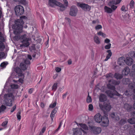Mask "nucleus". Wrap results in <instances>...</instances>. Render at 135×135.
Segmentation results:
<instances>
[{"instance_id":"680f3d73","label":"nucleus","mask_w":135,"mask_h":135,"mask_svg":"<svg viewBox=\"0 0 135 135\" xmlns=\"http://www.w3.org/2000/svg\"><path fill=\"white\" fill-rule=\"evenodd\" d=\"M110 6L111 7V8L113 10H115L117 8V7L114 5H112Z\"/></svg>"},{"instance_id":"603ef678","label":"nucleus","mask_w":135,"mask_h":135,"mask_svg":"<svg viewBox=\"0 0 135 135\" xmlns=\"http://www.w3.org/2000/svg\"><path fill=\"white\" fill-rule=\"evenodd\" d=\"M24 63L26 64H30L29 60L27 59H26L24 61Z\"/></svg>"},{"instance_id":"ea45409f","label":"nucleus","mask_w":135,"mask_h":135,"mask_svg":"<svg viewBox=\"0 0 135 135\" xmlns=\"http://www.w3.org/2000/svg\"><path fill=\"white\" fill-rule=\"evenodd\" d=\"M6 107L5 105H2L0 107V112L2 111H3L4 110L6 109Z\"/></svg>"},{"instance_id":"f8f14e48","label":"nucleus","mask_w":135,"mask_h":135,"mask_svg":"<svg viewBox=\"0 0 135 135\" xmlns=\"http://www.w3.org/2000/svg\"><path fill=\"white\" fill-rule=\"evenodd\" d=\"M91 128L94 133L98 134L100 133L101 131V129L99 127H97L95 126L91 127Z\"/></svg>"},{"instance_id":"a18cd8bd","label":"nucleus","mask_w":135,"mask_h":135,"mask_svg":"<svg viewBox=\"0 0 135 135\" xmlns=\"http://www.w3.org/2000/svg\"><path fill=\"white\" fill-rule=\"evenodd\" d=\"M56 102H54L53 104H51L50 105L49 107L51 108H54L56 106Z\"/></svg>"},{"instance_id":"0eeeda50","label":"nucleus","mask_w":135,"mask_h":135,"mask_svg":"<svg viewBox=\"0 0 135 135\" xmlns=\"http://www.w3.org/2000/svg\"><path fill=\"white\" fill-rule=\"evenodd\" d=\"M78 12L77 8L75 6H72L70 9V15L73 16H75Z\"/></svg>"},{"instance_id":"4468645a","label":"nucleus","mask_w":135,"mask_h":135,"mask_svg":"<svg viewBox=\"0 0 135 135\" xmlns=\"http://www.w3.org/2000/svg\"><path fill=\"white\" fill-rule=\"evenodd\" d=\"M118 63L119 65L123 66L126 63V60L124 57H122L119 58L118 59Z\"/></svg>"},{"instance_id":"9b49d317","label":"nucleus","mask_w":135,"mask_h":135,"mask_svg":"<svg viewBox=\"0 0 135 135\" xmlns=\"http://www.w3.org/2000/svg\"><path fill=\"white\" fill-rule=\"evenodd\" d=\"M102 118V116L99 113L96 114L94 117L95 121L98 123H100L101 122Z\"/></svg>"},{"instance_id":"09e8293b","label":"nucleus","mask_w":135,"mask_h":135,"mask_svg":"<svg viewBox=\"0 0 135 135\" xmlns=\"http://www.w3.org/2000/svg\"><path fill=\"white\" fill-rule=\"evenodd\" d=\"M86 101L88 103H90L91 102V98L89 96V94L87 99Z\"/></svg>"},{"instance_id":"9d476101","label":"nucleus","mask_w":135,"mask_h":135,"mask_svg":"<svg viewBox=\"0 0 135 135\" xmlns=\"http://www.w3.org/2000/svg\"><path fill=\"white\" fill-rule=\"evenodd\" d=\"M4 41H0V51L7 52L9 50V49L6 47L3 43Z\"/></svg>"},{"instance_id":"6e6552de","label":"nucleus","mask_w":135,"mask_h":135,"mask_svg":"<svg viewBox=\"0 0 135 135\" xmlns=\"http://www.w3.org/2000/svg\"><path fill=\"white\" fill-rule=\"evenodd\" d=\"M49 5L51 7H53L55 5L59 6L61 4V3L55 0H49Z\"/></svg>"},{"instance_id":"c9c22d12","label":"nucleus","mask_w":135,"mask_h":135,"mask_svg":"<svg viewBox=\"0 0 135 135\" xmlns=\"http://www.w3.org/2000/svg\"><path fill=\"white\" fill-rule=\"evenodd\" d=\"M57 83H55L52 86V90L54 91H55L56 90L57 87Z\"/></svg>"},{"instance_id":"338daca9","label":"nucleus","mask_w":135,"mask_h":135,"mask_svg":"<svg viewBox=\"0 0 135 135\" xmlns=\"http://www.w3.org/2000/svg\"><path fill=\"white\" fill-rule=\"evenodd\" d=\"M45 130H46L45 127H44L42 129L41 132H42V133H43L45 131Z\"/></svg>"},{"instance_id":"f03ea898","label":"nucleus","mask_w":135,"mask_h":135,"mask_svg":"<svg viewBox=\"0 0 135 135\" xmlns=\"http://www.w3.org/2000/svg\"><path fill=\"white\" fill-rule=\"evenodd\" d=\"M109 84L108 85V88L109 89H111L112 91L110 90H108L106 91V93L111 98H112L114 95H116L118 96H120L121 95L115 91V86H111L110 85V86L109 87Z\"/></svg>"},{"instance_id":"13d9d810","label":"nucleus","mask_w":135,"mask_h":135,"mask_svg":"<svg viewBox=\"0 0 135 135\" xmlns=\"http://www.w3.org/2000/svg\"><path fill=\"white\" fill-rule=\"evenodd\" d=\"M61 69L60 68L58 67H56L55 69V70L58 73L60 72Z\"/></svg>"},{"instance_id":"4d7b16f0","label":"nucleus","mask_w":135,"mask_h":135,"mask_svg":"<svg viewBox=\"0 0 135 135\" xmlns=\"http://www.w3.org/2000/svg\"><path fill=\"white\" fill-rule=\"evenodd\" d=\"M57 108H54L53 110L52 111L51 113L55 114L57 112Z\"/></svg>"},{"instance_id":"f257e3e1","label":"nucleus","mask_w":135,"mask_h":135,"mask_svg":"<svg viewBox=\"0 0 135 135\" xmlns=\"http://www.w3.org/2000/svg\"><path fill=\"white\" fill-rule=\"evenodd\" d=\"M27 18L25 16H22L20 17V18L15 21V24L12 27L13 31L15 35H18L21 33L22 31L23 28L22 25L24 22L23 19H26Z\"/></svg>"},{"instance_id":"6e6d98bb","label":"nucleus","mask_w":135,"mask_h":135,"mask_svg":"<svg viewBox=\"0 0 135 135\" xmlns=\"http://www.w3.org/2000/svg\"><path fill=\"white\" fill-rule=\"evenodd\" d=\"M16 105H15L11 109V112H13L16 109Z\"/></svg>"},{"instance_id":"a19ab883","label":"nucleus","mask_w":135,"mask_h":135,"mask_svg":"<svg viewBox=\"0 0 135 135\" xmlns=\"http://www.w3.org/2000/svg\"><path fill=\"white\" fill-rule=\"evenodd\" d=\"M11 86L12 89H17L18 88V85L17 84H12L11 85Z\"/></svg>"},{"instance_id":"7c9ffc66","label":"nucleus","mask_w":135,"mask_h":135,"mask_svg":"<svg viewBox=\"0 0 135 135\" xmlns=\"http://www.w3.org/2000/svg\"><path fill=\"white\" fill-rule=\"evenodd\" d=\"M5 40L4 34L0 32V41H5Z\"/></svg>"},{"instance_id":"cd10ccee","label":"nucleus","mask_w":135,"mask_h":135,"mask_svg":"<svg viewBox=\"0 0 135 135\" xmlns=\"http://www.w3.org/2000/svg\"><path fill=\"white\" fill-rule=\"evenodd\" d=\"M20 66L21 69L23 70H26L27 68L25 63L24 62H21L20 64Z\"/></svg>"},{"instance_id":"39448f33","label":"nucleus","mask_w":135,"mask_h":135,"mask_svg":"<svg viewBox=\"0 0 135 135\" xmlns=\"http://www.w3.org/2000/svg\"><path fill=\"white\" fill-rule=\"evenodd\" d=\"M77 5L85 11H89L90 9V7L87 4L78 3Z\"/></svg>"},{"instance_id":"c756f323","label":"nucleus","mask_w":135,"mask_h":135,"mask_svg":"<svg viewBox=\"0 0 135 135\" xmlns=\"http://www.w3.org/2000/svg\"><path fill=\"white\" fill-rule=\"evenodd\" d=\"M114 76L115 78L117 79H120L123 77L122 76L121 74L117 73L115 74Z\"/></svg>"},{"instance_id":"412c9836","label":"nucleus","mask_w":135,"mask_h":135,"mask_svg":"<svg viewBox=\"0 0 135 135\" xmlns=\"http://www.w3.org/2000/svg\"><path fill=\"white\" fill-rule=\"evenodd\" d=\"M14 71L16 73L19 74V75L21 76H22L23 75L22 73V71L21 69L18 67H16L14 69Z\"/></svg>"},{"instance_id":"774afa93","label":"nucleus","mask_w":135,"mask_h":135,"mask_svg":"<svg viewBox=\"0 0 135 135\" xmlns=\"http://www.w3.org/2000/svg\"><path fill=\"white\" fill-rule=\"evenodd\" d=\"M133 99H134L135 100L134 101V103L133 104V107L135 109V95H134V97L133 98Z\"/></svg>"},{"instance_id":"c03bdc74","label":"nucleus","mask_w":135,"mask_h":135,"mask_svg":"<svg viewBox=\"0 0 135 135\" xmlns=\"http://www.w3.org/2000/svg\"><path fill=\"white\" fill-rule=\"evenodd\" d=\"M21 114V112L20 111L18 112L17 114V118L19 120H20L21 119V116L20 115Z\"/></svg>"},{"instance_id":"37998d69","label":"nucleus","mask_w":135,"mask_h":135,"mask_svg":"<svg viewBox=\"0 0 135 135\" xmlns=\"http://www.w3.org/2000/svg\"><path fill=\"white\" fill-rule=\"evenodd\" d=\"M97 34L99 35L102 36V37H106V35L101 31H100L98 32Z\"/></svg>"},{"instance_id":"864d4df0","label":"nucleus","mask_w":135,"mask_h":135,"mask_svg":"<svg viewBox=\"0 0 135 135\" xmlns=\"http://www.w3.org/2000/svg\"><path fill=\"white\" fill-rule=\"evenodd\" d=\"M89 110L90 111H92L93 109V106L92 104H90L89 105Z\"/></svg>"},{"instance_id":"3c124183","label":"nucleus","mask_w":135,"mask_h":135,"mask_svg":"<svg viewBox=\"0 0 135 135\" xmlns=\"http://www.w3.org/2000/svg\"><path fill=\"white\" fill-rule=\"evenodd\" d=\"M102 28V26L100 25L97 26L95 27V29L97 30L101 29Z\"/></svg>"},{"instance_id":"393cba45","label":"nucleus","mask_w":135,"mask_h":135,"mask_svg":"<svg viewBox=\"0 0 135 135\" xmlns=\"http://www.w3.org/2000/svg\"><path fill=\"white\" fill-rule=\"evenodd\" d=\"M111 108V105L109 104H105L104 105V111L105 110L107 111H109Z\"/></svg>"},{"instance_id":"aec40b11","label":"nucleus","mask_w":135,"mask_h":135,"mask_svg":"<svg viewBox=\"0 0 135 135\" xmlns=\"http://www.w3.org/2000/svg\"><path fill=\"white\" fill-rule=\"evenodd\" d=\"M107 99L106 96L103 94H100V95L99 100L101 102H104Z\"/></svg>"},{"instance_id":"2eb2a0df","label":"nucleus","mask_w":135,"mask_h":135,"mask_svg":"<svg viewBox=\"0 0 135 135\" xmlns=\"http://www.w3.org/2000/svg\"><path fill=\"white\" fill-rule=\"evenodd\" d=\"M130 69L128 67H126L122 71V74L123 75H127L129 73Z\"/></svg>"},{"instance_id":"8fccbe9b","label":"nucleus","mask_w":135,"mask_h":135,"mask_svg":"<svg viewBox=\"0 0 135 135\" xmlns=\"http://www.w3.org/2000/svg\"><path fill=\"white\" fill-rule=\"evenodd\" d=\"M111 45L110 44H109L108 45L105 46V48L106 49H109L111 47Z\"/></svg>"},{"instance_id":"5fc2aeb1","label":"nucleus","mask_w":135,"mask_h":135,"mask_svg":"<svg viewBox=\"0 0 135 135\" xmlns=\"http://www.w3.org/2000/svg\"><path fill=\"white\" fill-rule=\"evenodd\" d=\"M99 106L102 110L104 111V105L103 106L102 104H100Z\"/></svg>"},{"instance_id":"20e7f679","label":"nucleus","mask_w":135,"mask_h":135,"mask_svg":"<svg viewBox=\"0 0 135 135\" xmlns=\"http://www.w3.org/2000/svg\"><path fill=\"white\" fill-rule=\"evenodd\" d=\"M16 14L17 16L22 15L24 12L23 7L20 5L17 6L15 9Z\"/></svg>"},{"instance_id":"dca6fc26","label":"nucleus","mask_w":135,"mask_h":135,"mask_svg":"<svg viewBox=\"0 0 135 135\" xmlns=\"http://www.w3.org/2000/svg\"><path fill=\"white\" fill-rule=\"evenodd\" d=\"M133 62V60L132 58L128 57L126 58V63L127 65L129 66L131 65L132 64Z\"/></svg>"},{"instance_id":"49530a36","label":"nucleus","mask_w":135,"mask_h":135,"mask_svg":"<svg viewBox=\"0 0 135 135\" xmlns=\"http://www.w3.org/2000/svg\"><path fill=\"white\" fill-rule=\"evenodd\" d=\"M128 86L129 89L132 90L134 88V85L132 83H131L129 84Z\"/></svg>"},{"instance_id":"69168bd1","label":"nucleus","mask_w":135,"mask_h":135,"mask_svg":"<svg viewBox=\"0 0 135 135\" xmlns=\"http://www.w3.org/2000/svg\"><path fill=\"white\" fill-rule=\"evenodd\" d=\"M106 76L107 78L111 77L112 78V74L109 73V74H107L106 75Z\"/></svg>"},{"instance_id":"e433bc0d","label":"nucleus","mask_w":135,"mask_h":135,"mask_svg":"<svg viewBox=\"0 0 135 135\" xmlns=\"http://www.w3.org/2000/svg\"><path fill=\"white\" fill-rule=\"evenodd\" d=\"M73 135H79L78 133L79 131L77 128L73 129Z\"/></svg>"},{"instance_id":"052dcab7","label":"nucleus","mask_w":135,"mask_h":135,"mask_svg":"<svg viewBox=\"0 0 135 135\" xmlns=\"http://www.w3.org/2000/svg\"><path fill=\"white\" fill-rule=\"evenodd\" d=\"M65 19L68 21L69 23V24L70 25L71 22V21L70 19L69 18L67 17H65Z\"/></svg>"},{"instance_id":"1a4fd4ad","label":"nucleus","mask_w":135,"mask_h":135,"mask_svg":"<svg viewBox=\"0 0 135 135\" xmlns=\"http://www.w3.org/2000/svg\"><path fill=\"white\" fill-rule=\"evenodd\" d=\"M79 125L81 128H80V129L83 131L84 133H86L87 131L88 130V126L84 124L80 123Z\"/></svg>"},{"instance_id":"b1692460","label":"nucleus","mask_w":135,"mask_h":135,"mask_svg":"<svg viewBox=\"0 0 135 135\" xmlns=\"http://www.w3.org/2000/svg\"><path fill=\"white\" fill-rule=\"evenodd\" d=\"M109 82L110 84H112L115 85H119L120 83V81H115L112 79L109 80Z\"/></svg>"},{"instance_id":"473e14b6","label":"nucleus","mask_w":135,"mask_h":135,"mask_svg":"<svg viewBox=\"0 0 135 135\" xmlns=\"http://www.w3.org/2000/svg\"><path fill=\"white\" fill-rule=\"evenodd\" d=\"M8 64V63L7 62H4L0 65V67L2 69H3L6 68V66Z\"/></svg>"},{"instance_id":"f3484780","label":"nucleus","mask_w":135,"mask_h":135,"mask_svg":"<svg viewBox=\"0 0 135 135\" xmlns=\"http://www.w3.org/2000/svg\"><path fill=\"white\" fill-rule=\"evenodd\" d=\"M12 93H9L5 94L4 96V98L5 99L9 100V101L10 102L11 101V100H12Z\"/></svg>"},{"instance_id":"bb28decb","label":"nucleus","mask_w":135,"mask_h":135,"mask_svg":"<svg viewBox=\"0 0 135 135\" xmlns=\"http://www.w3.org/2000/svg\"><path fill=\"white\" fill-rule=\"evenodd\" d=\"M105 11L109 13H110L112 12V10L111 9L107 6H105L104 7Z\"/></svg>"},{"instance_id":"72a5a7b5","label":"nucleus","mask_w":135,"mask_h":135,"mask_svg":"<svg viewBox=\"0 0 135 135\" xmlns=\"http://www.w3.org/2000/svg\"><path fill=\"white\" fill-rule=\"evenodd\" d=\"M127 122L126 119H121L119 122V124L120 125H123L125 124Z\"/></svg>"},{"instance_id":"de8ad7c7","label":"nucleus","mask_w":135,"mask_h":135,"mask_svg":"<svg viewBox=\"0 0 135 135\" xmlns=\"http://www.w3.org/2000/svg\"><path fill=\"white\" fill-rule=\"evenodd\" d=\"M62 125V122L61 121V122H60L59 124V125L57 128L55 130L54 132V133H56L60 129V128L61 127V125Z\"/></svg>"},{"instance_id":"c85d7f7f","label":"nucleus","mask_w":135,"mask_h":135,"mask_svg":"<svg viewBox=\"0 0 135 135\" xmlns=\"http://www.w3.org/2000/svg\"><path fill=\"white\" fill-rule=\"evenodd\" d=\"M132 91L133 90H131L129 91L127 90L124 93V94H125L127 97H129L132 94Z\"/></svg>"},{"instance_id":"5701e85b","label":"nucleus","mask_w":135,"mask_h":135,"mask_svg":"<svg viewBox=\"0 0 135 135\" xmlns=\"http://www.w3.org/2000/svg\"><path fill=\"white\" fill-rule=\"evenodd\" d=\"M107 52L108 53V54L107 55L106 57L104 60V61H107L109 59L112 55V52H111V50H108L107 51Z\"/></svg>"},{"instance_id":"e2e57ef3","label":"nucleus","mask_w":135,"mask_h":135,"mask_svg":"<svg viewBox=\"0 0 135 135\" xmlns=\"http://www.w3.org/2000/svg\"><path fill=\"white\" fill-rule=\"evenodd\" d=\"M7 121H5L4 122H3L2 123L1 125L2 126H4L5 125L7 124Z\"/></svg>"},{"instance_id":"a211bd4d","label":"nucleus","mask_w":135,"mask_h":135,"mask_svg":"<svg viewBox=\"0 0 135 135\" xmlns=\"http://www.w3.org/2000/svg\"><path fill=\"white\" fill-rule=\"evenodd\" d=\"M4 104L7 106H11L12 105V100H11V101L10 102L9 100L4 99Z\"/></svg>"},{"instance_id":"a878e982","label":"nucleus","mask_w":135,"mask_h":135,"mask_svg":"<svg viewBox=\"0 0 135 135\" xmlns=\"http://www.w3.org/2000/svg\"><path fill=\"white\" fill-rule=\"evenodd\" d=\"M94 42L97 44H100V41L99 37L95 35L94 37Z\"/></svg>"},{"instance_id":"f704fd0d","label":"nucleus","mask_w":135,"mask_h":135,"mask_svg":"<svg viewBox=\"0 0 135 135\" xmlns=\"http://www.w3.org/2000/svg\"><path fill=\"white\" fill-rule=\"evenodd\" d=\"M110 116L112 118H114L117 120H118L119 119V117L118 116L116 117L115 113H114L111 114Z\"/></svg>"},{"instance_id":"58836bf2","label":"nucleus","mask_w":135,"mask_h":135,"mask_svg":"<svg viewBox=\"0 0 135 135\" xmlns=\"http://www.w3.org/2000/svg\"><path fill=\"white\" fill-rule=\"evenodd\" d=\"M109 6H111L112 5L114 4L116 5L115 0H112V1H110L108 4Z\"/></svg>"},{"instance_id":"4be33fe9","label":"nucleus","mask_w":135,"mask_h":135,"mask_svg":"<svg viewBox=\"0 0 135 135\" xmlns=\"http://www.w3.org/2000/svg\"><path fill=\"white\" fill-rule=\"evenodd\" d=\"M7 52L0 51V60L6 58L7 55Z\"/></svg>"},{"instance_id":"2f4dec72","label":"nucleus","mask_w":135,"mask_h":135,"mask_svg":"<svg viewBox=\"0 0 135 135\" xmlns=\"http://www.w3.org/2000/svg\"><path fill=\"white\" fill-rule=\"evenodd\" d=\"M128 122L130 124H133L135 123V118H130L128 120Z\"/></svg>"},{"instance_id":"423d86ee","label":"nucleus","mask_w":135,"mask_h":135,"mask_svg":"<svg viewBox=\"0 0 135 135\" xmlns=\"http://www.w3.org/2000/svg\"><path fill=\"white\" fill-rule=\"evenodd\" d=\"M101 122V126L103 127L107 126L109 123V120L108 118L106 116L103 117Z\"/></svg>"},{"instance_id":"ddd939ff","label":"nucleus","mask_w":135,"mask_h":135,"mask_svg":"<svg viewBox=\"0 0 135 135\" xmlns=\"http://www.w3.org/2000/svg\"><path fill=\"white\" fill-rule=\"evenodd\" d=\"M64 3L65 5L61 3V5L60 6V10L61 11H63L66 9V8L68 6V2L66 0H63Z\"/></svg>"},{"instance_id":"79ce46f5","label":"nucleus","mask_w":135,"mask_h":135,"mask_svg":"<svg viewBox=\"0 0 135 135\" xmlns=\"http://www.w3.org/2000/svg\"><path fill=\"white\" fill-rule=\"evenodd\" d=\"M134 4V1L132 0H131L129 4V5L131 8H133Z\"/></svg>"},{"instance_id":"6ab92c4d","label":"nucleus","mask_w":135,"mask_h":135,"mask_svg":"<svg viewBox=\"0 0 135 135\" xmlns=\"http://www.w3.org/2000/svg\"><path fill=\"white\" fill-rule=\"evenodd\" d=\"M124 108L127 112H129L132 109V107L131 105H129L127 103H126L124 104Z\"/></svg>"},{"instance_id":"bf43d9fd","label":"nucleus","mask_w":135,"mask_h":135,"mask_svg":"<svg viewBox=\"0 0 135 135\" xmlns=\"http://www.w3.org/2000/svg\"><path fill=\"white\" fill-rule=\"evenodd\" d=\"M121 10L124 12H125L126 11V8L124 6H123L121 8Z\"/></svg>"},{"instance_id":"7ed1b4c3","label":"nucleus","mask_w":135,"mask_h":135,"mask_svg":"<svg viewBox=\"0 0 135 135\" xmlns=\"http://www.w3.org/2000/svg\"><path fill=\"white\" fill-rule=\"evenodd\" d=\"M20 39L22 40V42L23 44L20 46L21 47H27L29 45V43L28 42L29 38L26 37V35L24 34L21 36Z\"/></svg>"},{"instance_id":"4c0bfd02","label":"nucleus","mask_w":135,"mask_h":135,"mask_svg":"<svg viewBox=\"0 0 135 135\" xmlns=\"http://www.w3.org/2000/svg\"><path fill=\"white\" fill-rule=\"evenodd\" d=\"M129 56L132 58H135V52L132 51L129 53Z\"/></svg>"},{"instance_id":"0e129e2a","label":"nucleus","mask_w":135,"mask_h":135,"mask_svg":"<svg viewBox=\"0 0 135 135\" xmlns=\"http://www.w3.org/2000/svg\"><path fill=\"white\" fill-rule=\"evenodd\" d=\"M110 40H109V39H108V38H107L105 40L104 42L105 43L108 44V43H109L110 42Z\"/></svg>"}]
</instances>
